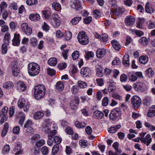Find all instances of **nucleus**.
Masks as SVG:
<instances>
[{
    "instance_id": "3",
    "label": "nucleus",
    "mask_w": 155,
    "mask_h": 155,
    "mask_svg": "<svg viewBox=\"0 0 155 155\" xmlns=\"http://www.w3.org/2000/svg\"><path fill=\"white\" fill-rule=\"evenodd\" d=\"M77 38L79 43L82 45H85L89 42L88 38L84 31L79 32Z\"/></svg>"
},
{
    "instance_id": "40",
    "label": "nucleus",
    "mask_w": 155,
    "mask_h": 155,
    "mask_svg": "<svg viewBox=\"0 0 155 155\" xmlns=\"http://www.w3.org/2000/svg\"><path fill=\"white\" fill-rule=\"evenodd\" d=\"M108 39V36L106 34H104L101 35L100 40L104 42H106L107 41Z\"/></svg>"
},
{
    "instance_id": "59",
    "label": "nucleus",
    "mask_w": 155,
    "mask_h": 155,
    "mask_svg": "<svg viewBox=\"0 0 155 155\" xmlns=\"http://www.w3.org/2000/svg\"><path fill=\"white\" fill-rule=\"evenodd\" d=\"M42 13L43 17L46 19H48L49 18V15L47 11H42Z\"/></svg>"
},
{
    "instance_id": "31",
    "label": "nucleus",
    "mask_w": 155,
    "mask_h": 155,
    "mask_svg": "<svg viewBox=\"0 0 155 155\" xmlns=\"http://www.w3.org/2000/svg\"><path fill=\"white\" fill-rule=\"evenodd\" d=\"M8 128V123H6L4 125V128L2 131L1 134L2 137H4L6 134Z\"/></svg>"
},
{
    "instance_id": "43",
    "label": "nucleus",
    "mask_w": 155,
    "mask_h": 155,
    "mask_svg": "<svg viewBox=\"0 0 155 155\" xmlns=\"http://www.w3.org/2000/svg\"><path fill=\"white\" fill-rule=\"evenodd\" d=\"M129 80L134 81H135L137 79V77L135 75L132 74L131 73H130L128 74Z\"/></svg>"
},
{
    "instance_id": "33",
    "label": "nucleus",
    "mask_w": 155,
    "mask_h": 155,
    "mask_svg": "<svg viewBox=\"0 0 155 155\" xmlns=\"http://www.w3.org/2000/svg\"><path fill=\"white\" fill-rule=\"evenodd\" d=\"M74 124L75 126L78 128H83L86 125V124L84 122L81 123L78 121H76Z\"/></svg>"
},
{
    "instance_id": "2",
    "label": "nucleus",
    "mask_w": 155,
    "mask_h": 155,
    "mask_svg": "<svg viewBox=\"0 0 155 155\" xmlns=\"http://www.w3.org/2000/svg\"><path fill=\"white\" fill-rule=\"evenodd\" d=\"M34 96L37 100H39L43 97L45 94V89L43 85H38L34 88Z\"/></svg>"
},
{
    "instance_id": "14",
    "label": "nucleus",
    "mask_w": 155,
    "mask_h": 155,
    "mask_svg": "<svg viewBox=\"0 0 155 155\" xmlns=\"http://www.w3.org/2000/svg\"><path fill=\"white\" fill-rule=\"evenodd\" d=\"M71 7L76 10H79L82 8L80 2L78 0H76L71 5Z\"/></svg>"
},
{
    "instance_id": "52",
    "label": "nucleus",
    "mask_w": 155,
    "mask_h": 155,
    "mask_svg": "<svg viewBox=\"0 0 155 155\" xmlns=\"http://www.w3.org/2000/svg\"><path fill=\"white\" fill-rule=\"evenodd\" d=\"M78 87L77 85L73 86L71 89V91L73 94L77 93L78 91Z\"/></svg>"
},
{
    "instance_id": "42",
    "label": "nucleus",
    "mask_w": 155,
    "mask_h": 155,
    "mask_svg": "<svg viewBox=\"0 0 155 155\" xmlns=\"http://www.w3.org/2000/svg\"><path fill=\"white\" fill-rule=\"evenodd\" d=\"M41 151L42 154L44 155L47 154L49 152L48 148L45 146H44L41 148Z\"/></svg>"
},
{
    "instance_id": "5",
    "label": "nucleus",
    "mask_w": 155,
    "mask_h": 155,
    "mask_svg": "<svg viewBox=\"0 0 155 155\" xmlns=\"http://www.w3.org/2000/svg\"><path fill=\"white\" fill-rule=\"evenodd\" d=\"M120 112L121 111L119 108H115L111 111L109 115L110 119L112 120H115L120 115Z\"/></svg>"
},
{
    "instance_id": "9",
    "label": "nucleus",
    "mask_w": 155,
    "mask_h": 155,
    "mask_svg": "<svg viewBox=\"0 0 155 155\" xmlns=\"http://www.w3.org/2000/svg\"><path fill=\"white\" fill-rule=\"evenodd\" d=\"M52 20V25L54 28H57L60 25L61 21L60 18L58 15H54Z\"/></svg>"
},
{
    "instance_id": "37",
    "label": "nucleus",
    "mask_w": 155,
    "mask_h": 155,
    "mask_svg": "<svg viewBox=\"0 0 155 155\" xmlns=\"http://www.w3.org/2000/svg\"><path fill=\"white\" fill-rule=\"evenodd\" d=\"M59 149V146L58 145H54L52 148V153L53 155L56 154L58 152Z\"/></svg>"
},
{
    "instance_id": "51",
    "label": "nucleus",
    "mask_w": 155,
    "mask_h": 155,
    "mask_svg": "<svg viewBox=\"0 0 155 155\" xmlns=\"http://www.w3.org/2000/svg\"><path fill=\"white\" fill-rule=\"evenodd\" d=\"M121 63L119 59L116 57L113 60L112 62V64L113 65H115L116 64H120Z\"/></svg>"
},
{
    "instance_id": "22",
    "label": "nucleus",
    "mask_w": 155,
    "mask_h": 155,
    "mask_svg": "<svg viewBox=\"0 0 155 155\" xmlns=\"http://www.w3.org/2000/svg\"><path fill=\"white\" fill-rule=\"evenodd\" d=\"M29 19L32 21H36L40 20V16L38 14H31L29 16Z\"/></svg>"
},
{
    "instance_id": "60",
    "label": "nucleus",
    "mask_w": 155,
    "mask_h": 155,
    "mask_svg": "<svg viewBox=\"0 0 155 155\" xmlns=\"http://www.w3.org/2000/svg\"><path fill=\"white\" fill-rule=\"evenodd\" d=\"M96 71V74L97 76L99 77H101L103 76V74L102 71V70L101 69L99 68H97Z\"/></svg>"
},
{
    "instance_id": "10",
    "label": "nucleus",
    "mask_w": 155,
    "mask_h": 155,
    "mask_svg": "<svg viewBox=\"0 0 155 155\" xmlns=\"http://www.w3.org/2000/svg\"><path fill=\"white\" fill-rule=\"evenodd\" d=\"M125 21L127 25L131 26L134 23L135 20L133 16L130 15L126 18Z\"/></svg>"
},
{
    "instance_id": "54",
    "label": "nucleus",
    "mask_w": 155,
    "mask_h": 155,
    "mask_svg": "<svg viewBox=\"0 0 155 155\" xmlns=\"http://www.w3.org/2000/svg\"><path fill=\"white\" fill-rule=\"evenodd\" d=\"M67 66V64L65 63H61L58 64V67L60 70L65 69Z\"/></svg>"
},
{
    "instance_id": "17",
    "label": "nucleus",
    "mask_w": 155,
    "mask_h": 155,
    "mask_svg": "<svg viewBox=\"0 0 155 155\" xmlns=\"http://www.w3.org/2000/svg\"><path fill=\"white\" fill-rule=\"evenodd\" d=\"M79 101L78 98L72 100L71 101L70 103V106L71 108L74 110L77 109L78 107V105L79 104Z\"/></svg>"
},
{
    "instance_id": "23",
    "label": "nucleus",
    "mask_w": 155,
    "mask_h": 155,
    "mask_svg": "<svg viewBox=\"0 0 155 155\" xmlns=\"http://www.w3.org/2000/svg\"><path fill=\"white\" fill-rule=\"evenodd\" d=\"M57 62V59L54 57L50 58L48 61V64L52 66H55L56 65Z\"/></svg>"
},
{
    "instance_id": "1",
    "label": "nucleus",
    "mask_w": 155,
    "mask_h": 155,
    "mask_svg": "<svg viewBox=\"0 0 155 155\" xmlns=\"http://www.w3.org/2000/svg\"><path fill=\"white\" fill-rule=\"evenodd\" d=\"M28 72L31 76H35L38 75L40 71V66L34 62L30 63L28 66Z\"/></svg>"
},
{
    "instance_id": "21",
    "label": "nucleus",
    "mask_w": 155,
    "mask_h": 155,
    "mask_svg": "<svg viewBox=\"0 0 155 155\" xmlns=\"http://www.w3.org/2000/svg\"><path fill=\"white\" fill-rule=\"evenodd\" d=\"M145 10L146 12L150 13H153L154 11V9L152 8V5L148 2H147L146 4L145 7Z\"/></svg>"
},
{
    "instance_id": "35",
    "label": "nucleus",
    "mask_w": 155,
    "mask_h": 155,
    "mask_svg": "<svg viewBox=\"0 0 155 155\" xmlns=\"http://www.w3.org/2000/svg\"><path fill=\"white\" fill-rule=\"evenodd\" d=\"M147 115L148 117H152L155 115V107L154 109L152 108L149 110L147 113Z\"/></svg>"
},
{
    "instance_id": "11",
    "label": "nucleus",
    "mask_w": 155,
    "mask_h": 155,
    "mask_svg": "<svg viewBox=\"0 0 155 155\" xmlns=\"http://www.w3.org/2000/svg\"><path fill=\"white\" fill-rule=\"evenodd\" d=\"M17 89L19 91H24L26 90V87L24 83L21 81H19L17 83Z\"/></svg>"
},
{
    "instance_id": "20",
    "label": "nucleus",
    "mask_w": 155,
    "mask_h": 155,
    "mask_svg": "<svg viewBox=\"0 0 155 155\" xmlns=\"http://www.w3.org/2000/svg\"><path fill=\"white\" fill-rule=\"evenodd\" d=\"M122 63L124 65L126 66H128L130 65L129 58L128 54H126L123 57Z\"/></svg>"
},
{
    "instance_id": "13",
    "label": "nucleus",
    "mask_w": 155,
    "mask_h": 155,
    "mask_svg": "<svg viewBox=\"0 0 155 155\" xmlns=\"http://www.w3.org/2000/svg\"><path fill=\"white\" fill-rule=\"evenodd\" d=\"M22 144L20 142H18L16 144V145L14 148V150L15 151L16 150L18 151L15 153V155H18L22 153L23 151L21 149Z\"/></svg>"
},
{
    "instance_id": "63",
    "label": "nucleus",
    "mask_w": 155,
    "mask_h": 155,
    "mask_svg": "<svg viewBox=\"0 0 155 155\" xmlns=\"http://www.w3.org/2000/svg\"><path fill=\"white\" fill-rule=\"evenodd\" d=\"M86 133L88 134H91L92 132V129L90 126H87L85 128Z\"/></svg>"
},
{
    "instance_id": "4",
    "label": "nucleus",
    "mask_w": 155,
    "mask_h": 155,
    "mask_svg": "<svg viewBox=\"0 0 155 155\" xmlns=\"http://www.w3.org/2000/svg\"><path fill=\"white\" fill-rule=\"evenodd\" d=\"M131 104L134 108L137 109L139 107L141 104V101L140 98L137 96H135L131 98Z\"/></svg>"
},
{
    "instance_id": "15",
    "label": "nucleus",
    "mask_w": 155,
    "mask_h": 155,
    "mask_svg": "<svg viewBox=\"0 0 155 155\" xmlns=\"http://www.w3.org/2000/svg\"><path fill=\"white\" fill-rule=\"evenodd\" d=\"M106 52L105 49H98L96 52V55L97 57L101 58L103 57L106 54Z\"/></svg>"
},
{
    "instance_id": "45",
    "label": "nucleus",
    "mask_w": 155,
    "mask_h": 155,
    "mask_svg": "<svg viewBox=\"0 0 155 155\" xmlns=\"http://www.w3.org/2000/svg\"><path fill=\"white\" fill-rule=\"evenodd\" d=\"M10 150V147L7 144L4 147L3 150H2V153H8Z\"/></svg>"
},
{
    "instance_id": "48",
    "label": "nucleus",
    "mask_w": 155,
    "mask_h": 155,
    "mask_svg": "<svg viewBox=\"0 0 155 155\" xmlns=\"http://www.w3.org/2000/svg\"><path fill=\"white\" fill-rule=\"evenodd\" d=\"M7 51V46L5 44H3L2 45V51L3 54H6Z\"/></svg>"
},
{
    "instance_id": "47",
    "label": "nucleus",
    "mask_w": 155,
    "mask_h": 155,
    "mask_svg": "<svg viewBox=\"0 0 155 155\" xmlns=\"http://www.w3.org/2000/svg\"><path fill=\"white\" fill-rule=\"evenodd\" d=\"M30 41L32 46L35 47L37 45L38 41L36 38H33L31 39Z\"/></svg>"
},
{
    "instance_id": "57",
    "label": "nucleus",
    "mask_w": 155,
    "mask_h": 155,
    "mask_svg": "<svg viewBox=\"0 0 155 155\" xmlns=\"http://www.w3.org/2000/svg\"><path fill=\"white\" fill-rule=\"evenodd\" d=\"M108 99L107 97H104L102 101V104L103 106H106L108 104Z\"/></svg>"
},
{
    "instance_id": "26",
    "label": "nucleus",
    "mask_w": 155,
    "mask_h": 155,
    "mask_svg": "<svg viewBox=\"0 0 155 155\" xmlns=\"http://www.w3.org/2000/svg\"><path fill=\"white\" fill-rule=\"evenodd\" d=\"M139 61L141 64H145L148 61V58L147 55L141 56L139 58Z\"/></svg>"
},
{
    "instance_id": "27",
    "label": "nucleus",
    "mask_w": 155,
    "mask_h": 155,
    "mask_svg": "<svg viewBox=\"0 0 155 155\" xmlns=\"http://www.w3.org/2000/svg\"><path fill=\"white\" fill-rule=\"evenodd\" d=\"M56 87L57 90L59 91H61L64 89V84L61 81H58L56 84Z\"/></svg>"
},
{
    "instance_id": "38",
    "label": "nucleus",
    "mask_w": 155,
    "mask_h": 155,
    "mask_svg": "<svg viewBox=\"0 0 155 155\" xmlns=\"http://www.w3.org/2000/svg\"><path fill=\"white\" fill-rule=\"evenodd\" d=\"M122 12V9L120 8H117L114 9L113 11L114 15L118 16H120Z\"/></svg>"
},
{
    "instance_id": "61",
    "label": "nucleus",
    "mask_w": 155,
    "mask_h": 155,
    "mask_svg": "<svg viewBox=\"0 0 155 155\" xmlns=\"http://www.w3.org/2000/svg\"><path fill=\"white\" fill-rule=\"evenodd\" d=\"M101 14L100 12L97 11V10H95L94 11V15L95 18L97 19L101 16Z\"/></svg>"
},
{
    "instance_id": "16",
    "label": "nucleus",
    "mask_w": 155,
    "mask_h": 155,
    "mask_svg": "<svg viewBox=\"0 0 155 155\" xmlns=\"http://www.w3.org/2000/svg\"><path fill=\"white\" fill-rule=\"evenodd\" d=\"M104 114L101 111H95L93 114V116L94 118L98 119H102L104 117Z\"/></svg>"
},
{
    "instance_id": "46",
    "label": "nucleus",
    "mask_w": 155,
    "mask_h": 155,
    "mask_svg": "<svg viewBox=\"0 0 155 155\" xmlns=\"http://www.w3.org/2000/svg\"><path fill=\"white\" fill-rule=\"evenodd\" d=\"M26 2L28 5H31L37 4L38 2L37 0H27Z\"/></svg>"
},
{
    "instance_id": "34",
    "label": "nucleus",
    "mask_w": 155,
    "mask_h": 155,
    "mask_svg": "<svg viewBox=\"0 0 155 155\" xmlns=\"http://www.w3.org/2000/svg\"><path fill=\"white\" fill-rule=\"evenodd\" d=\"M25 103V101L24 99H19L18 102V107L20 108H22L24 106Z\"/></svg>"
},
{
    "instance_id": "50",
    "label": "nucleus",
    "mask_w": 155,
    "mask_h": 155,
    "mask_svg": "<svg viewBox=\"0 0 155 155\" xmlns=\"http://www.w3.org/2000/svg\"><path fill=\"white\" fill-rule=\"evenodd\" d=\"M92 21V18L91 16H89L85 18L84 20V22L86 24H89Z\"/></svg>"
},
{
    "instance_id": "28",
    "label": "nucleus",
    "mask_w": 155,
    "mask_h": 155,
    "mask_svg": "<svg viewBox=\"0 0 155 155\" xmlns=\"http://www.w3.org/2000/svg\"><path fill=\"white\" fill-rule=\"evenodd\" d=\"M144 140L145 141V142H142L145 144H146V145L148 146L151 141V138L150 137V135L148 134L147 135L144 137Z\"/></svg>"
},
{
    "instance_id": "49",
    "label": "nucleus",
    "mask_w": 155,
    "mask_h": 155,
    "mask_svg": "<svg viewBox=\"0 0 155 155\" xmlns=\"http://www.w3.org/2000/svg\"><path fill=\"white\" fill-rule=\"evenodd\" d=\"M79 144L82 147L84 148L88 145V143L86 141L80 140L79 142Z\"/></svg>"
},
{
    "instance_id": "7",
    "label": "nucleus",
    "mask_w": 155,
    "mask_h": 155,
    "mask_svg": "<svg viewBox=\"0 0 155 155\" xmlns=\"http://www.w3.org/2000/svg\"><path fill=\"white\" fill-rule=\"evenodd\" d=\"M133 88L137 91H143L144 90L146 87V85L145 84L139 82L134 84L133 85Z\"/></svg>"
},
{
    "instance_id": "25",
    "label": "nucleus",
    "mask_w": 155,
    "mask_h": 155,
    "mask_svg": "<svg viewBox=\"0 0 155 155\" xmlns=\"http://www.w3.org/2000/svg\"><path fill=\"white\" fill-rule=\"evenodd\" d=\"M139 42L141 44L144 46L147 45L149 43L147 39L145 37H142L139 40Z\"/></svg>"
},
{
    "instance_id": "19",
    "label": "nucleus",
    "mask_w": 155,
    "mask_h": 155,
    "mask_svg": "<svg viewBox=\"0 0 155 155\" xmlns=\"http://www.w3.org/2000/svg\"><path fill=\"white\" fill-rule=\"evenodd\" d=\"M112 47L116 50L119 51L120 49L121 46L119 42L115 40H112L111 41Z\"/></svg>"
},
{
    "instance_id": "41",
    "label": "nucleus",
    "mask_w": 155,
    "mask_h": 155,
    "mask_svg": "<svg viewBox=\"0 0 155 155\" xmlns=\"http://www.w3.org/2000/svg\"><path fill=\"white\" fill-rule=\"evenodd\" d=\"M53 140L56 143V145H58L61 142V139L58 136H56L54 137Z\"/></svg>"
},
{
    "instance_id": "12",
    "label": "nucleus",
    "mask_w": 155,
    "mask_h": 155,
    "mask_svg": "<svg viewBox=\"0 0 155 155\" xmlns=\"http://www.w3.org/2000/svg\"><path fill=\"white\" fill-rule=\"evenodd\" d=\"M19 34H15L13 39L12 40V45L14 46H18L20 44V41L19 39Z\"/></svg>"
},
{
    "instance_id": "53",
    "label": "nucleus",
    "mask_w": 155,
    "mask_h": 155,
    "mask_svg": "<svg viewBox=\"0 0 155 155\" xmlns=\"http://www.w3.org/2000/svg\"><path fill=\"white\" fill-rule=\"evenodd\" d=\"M72 37L71 32L68 31L66 32L65 34V39L67 40H68L71 39Z\"/></svg>"
},
{
    "instance_id": "62",
    "label": "nucleus",
    "mask_w": 155,
    "mask_h": 155,
    "mask_svg": "<svg viewBox=\"0 0 155 155\" xmlns=\"http://www.w3.org/2000/svg\"><path fill=\"white\" fill-rule=\"evenodd\" d=\"M42 131L46 134H48L51 131L50 129L48 126H46L43 127L42 129Z\"/></svg>"
},
{
    "instance_id": "6",
    "label": "nucleus",
    "mask_w": 155,
    "mask_h": 155,
    "mask_svg": "<svg viewBox=\"0 0 155 155\" xmlns=\"http://www.w3.org/2000/svg\"><path fill=\"white\" fill-rule=\"evenodd\" d=\"M21 28L22 30L28 35H30L32 33V29L28 27L27 24L24 23L21 24Z\"/></svg>"
},
{
    "instance_id": "55",
    "label": "nucleus",
    "mask_w": 155,
    "mask_h": 155,
    "mask_svg": "<svg viewBox=\"0 0 155 155\" xmlns=\"http://www.w3.org/2000/svg\"><path fill=\"white\" fill-rule=\"evenodd\" d=\"M45 141L43 140H41L35 143V145L37 147H40L43 145Z\"/></svg>"
},
{
    "instance_id": "36",
    "label": "nucleus",
    "mask_w": 155,
    "mask_h": 155,
    "mask_svg": "<svg viewBox=\"0 0 155 155\" xmlns=\"http://www.w3.org/2000/svg\"><path fill=\"white\" fill-rule=\"evenodd\" d=\"M52 7L55 10L57 11H59L61 8L60 5L58 3L56 2L53 3Z\"/></svg>"
},
{
    "instance_id": "56",
    "label": "nucleus",
    "mask_w": 155,
    "mask_h": 155,
    "mask_svg": "<svg viewBox=\"0 0 155 155\" xmlns=\"http://www.w3.org/2000/svg\"><path fill=\"white\" fill-rule=\"evenodd\" d=\"M47 71L48 74L51 76L55 74V71L54 69H51L50 68H48L47 69Z\"/></svg>"
},
{
    "instance_id": "29",
    "label": "nucleus",
    "mask_w": 155,
    "mask_h": 155,
    "mask_svg": "<svg viewBox=\"0 0 155 155\" xmlns=\"http://www.w3.org/2000/svg\"><path fill=\"white\" fill-rule=\"evenodd\" d=\"M44 116V114L41 112L35 113L33 115V117L36 120H38L42 118Z\"/></svg>"
},
{
    "instance_id": "24",
    "label": "nucleus",
    "mask_w": 155,
    "mask_h": 155,
    "mask_svg": "<svg viewBox=\"0 0 155 155\" xmlns=\"http://www.w3.org/2000/svg\"><path fill=\"white\" fill-rule=\"evenodd\" d=\"M25 130V133L28 136H30L34 134V130L31 127L26 128Z\"/></svg>"
},
{
    "instance_id": "64",
    "label": "nucleus",
    "mask_w": 155,
    "mask_h": 155,
    "mask_svg": "<svg viewBox=\"0 0 155 155\" xmlns=\"http://www.w3.org/2000/svg\"><path fill=\"white\" fill-rule=\"evenodd\" d=\"M20 130V128L18 126H16L13 129V133L15 134H18L19 133Z\"/></svg>"
},
{
    "instance_id": "30",
    "label": "nucleus",
    "mask_w": 155,
    "mask_h": 155,
    "mask_svg": "<svg viewBox=\"0 0 155 155\" xmlns=\"http://www.w3.org/2000/svg\"><path fill=\"white\" fill-rule=\"evenodd\" d=\"M82 19L81 17H74L72 19L71 21V23L73 25H75L79 22Z\"/></svg>"
},
{
    "instance_id": "8",
    "label": "nucleus",
    "mask_w": 155,
    "mask_h": 155,
    "mask_svg": "<svg viewBox=\"0 0 155 155\" xmlns=\"http://www.w3.org/2000/svg\"><path fill=\"white\" fill-rule=\"evenodd\" d=\"M81 74L83 77H86L89 76L91 74V71L90 68H83L81 70Z\"/></svg>"
},
{
    "instance_id": "39",
    "label": "nucleus",
    "mask_w": 155,
    "mask_h": 155,
    "mask_svg": "<svg viewBox=\"0 0 155 155\" xmlns=\"http://www.w3.org/2000/svg\"><path fill=\"white\" fill-rule=\"evenodd\" d=\"M78 86L81 88H84L87 86V84L86 82L82 81H78Z\"/></svg>"
},
{
    "instance_id": "18",
    "label": "nucleus",
    "mask_w": 155,
    "mask_h": 155,
    "mask_svg": "<svg viewBox=\"0 0 155 155\" xmlns=\"http://www.w3.org/2000/svg\"><path fill=\"white\" fill-rule=\"evenodd\" d=\"M12 74L13 76L17 77L18 76L19 71V69L18 66L16 64L14 65L12 67Z\"/></svg>"
},
{
    "instance_id": "44",
    "label": "nucleus",
    "mask_w": 155,
    "mask_h": 155,
    "mask_svg": "<svg viewBox=\"0 0 155 155\" xmlns=\"http://www.w3.org/2000/svg\"><path fill=\"white\" fill-rule=\"evenodd\" d=\"M79 56V53L77 51H75L72 54V58L73 60H75L78 59Z\"/></svg>"
},
{
    "instance_id": "58",
    "label": "nucleus",
    "mask_w": 155,
    "mask_h": 155,
    "mask_svg": "<svg viewBox=\"0 0 155 155\" xmlns=\"http://www.w3.org/2000/svg\"><path fill=\"white\" fill-rule=\"evenodd\" d=\"M15 107L12 106L11 107L9 108V111L10 117H12L14 114Z\"/></svg>"
},
{
    "instance_id": "32",
    "label": "nucleus",
    "mask_w": 155,
    "mask_h": 155,
    "mask_svg": "<svg viewBox=\"0 0 155 155\" xmlns=\"http://www.w3.org/2000/svg\"><path fill=\"white\" fill-rule=\"evenodd\" d=\"M3 87L6 89H9L10 88H12L14 87V85L12 83L8 81L5 83L3 84Z\"/></svg>"
}]
</instances>
